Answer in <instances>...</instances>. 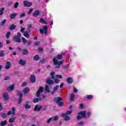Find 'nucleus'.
<instances>
[{"label":"nucleus","mask_w":126,"mask_h":126,"mask_svg":"<svg viewBox=\"0 0 126 126\" xmlns=\"http://www.w3.org/2000/svg\"><path fill=\"white\" fill-rule=\"evenodd\" d=\"M63 59V55L59 54L58 55L57 57H55L53 58V63L56 66V68H60L61 67V65L63 63V61H58V60H62Z\"/></svg>","instance_id":"obj_1"},{"label":"nucleus","mask_w":126,"mask_h":126,"mask_svg":"<svg viewBox=\"0 0 126 126\" xmlns=\"http://www.w3.org/2000/svg\"><path fill=\"white\" fill-rule=\"evenodd\" d=\"M53 102L58 104L59 107H62L64 105L63 102V98L62 97L59 96L58 97H54L53 98Z\"/></svg>","instance_id":"obj_2"},{"label":"nucleus","mask_w":126,"mask_h":126,"mask_svg":"<svg viewBox=\"0 0 126 126\" xmlns=\"http://www.w3.org/2000/svg\"><path fill=\"white\" fill-rule=\"evenodd\" d=\"M78 115L77 116V120H80L81 118L85 119L86 118V111H80L78 113Z\"/></svg>","instance_id":"obj_3"},{"label":"nucleus","mask_w":126,"mask_h":126,"mask_svg":"<svg viewBox=\"0 0 126 126\" xmlns=\"http://www.w3.org/2000/svg\"><path fill=\"white\" fill-rule=\"evenodd\" d=\"M17 95L19 96V98L18 99V104H20L21 103H22V97H23V94L19 90H17Z\"/></svg>","instance_id":"obj_4"},{"label":"nucleus","mask_w":126,"mask_h":126,"mask_svg":"<svg viewBox=\"0 0 126 126\" xmlns=\"http://www.w3.org/2000/svg\"><path fill=\"white\" fill-rule=\"evenodd\" d=\"M59 120V117L57 116H55L54 117H51L46 121V123L50 124L52 121L53 122H57Z\"/></svg>","instance_id":"obj_5"},{"label":"nucleus","mask_w":126,"mask_h":126,"mask_svg":"<svg viewBox=\"0 0 126 126\" xmlns=\"http://www.w3.org/2000/svg\"><path fill=\"white\" fill-rule=\"evenodd\" d=\"M44 33L45 34H47L48 33V27L47 26H44L42 29L39 30V32L40 34H44Z\"/></svg>","instance_id":"obj_6"},{"label":"nucleus","mask_w":126,"mask_h":126,"mask_svg":"<svg viewBox=\"0 0 126 126\" xmlns=\"http://www.w3.org/2000/svg\"><path fill=\"white\" fill-rule=\"evenodd\" d=\"M23 4L25 7H30V6H32V2L24 0L23 1Z\"/></svg>","instance_id":"obj_7"},{"label":"nucleus","mask_w":126,"mask_h":126,"mask_svg":"<svg viewBox=\"0 0 126 126\" xmlns=\"http://www.w3.org/2000/svg\"><path fill=\"white\" fill-rule=\"evenodd\" d=\"M4 101H8L9 100V95L8 94V93L5 92L3 94L2 96Z\"/></svg>","instance_id":"obj_8"},{"label":"nucleus","mask_w":126,"mask_h":126,"mask_svg":"<svg viewBox=\"0 0 126 126\" xmlns=\"http://www.w3.org/2000/svg\"><path fill=\"white\" fill-rule=\"evenodd\" d=\"M30 81L31 83H35V82H36V76L35 75H32L30 76Z\"/></svg>","instance_id":"obj_9"},{"label":"nucleus","mask_w":126,"mask_h":126,"mask_svg":"<svg viewBox=\"0 0 126 126\" xmlns=\"http://www.w3.org/2000/svg\"><path fill=\"white\" fill-rule=\"evenodd\" d=\"M61 117L62 118H64V120L65 121H69V120H70V117H69L68 115H66L65 113L61 114Z\"/></svg>","instance_id":"obj_10"},{"label":"nucleus","mask_w":126,"mask_h":126,"mask_svg":"<svg viewBox=\"0 0 126 126\" xmlns=\"http://www.w3.org/2000/svg\"><path fill=\"white\" fill-rule=\"evenodd\" d=\"M12 112H11V111H8L7 115L8 116H10V115H11V114H12V115H13V116H15V107H13L12 108Z\"/></svg>","instance_id":"obj_11"},{"label":"nucleus","mask_w":126,"mask_h":126,"mask_svg":"<svg viewBox=\"0 0 126 126\" xmlns=\"http://www.w3.org/2000/svg\"><path fill=\"white\" fill-rule=\"evenodd\" d=\"M44 92V89H43V87H39L38 90L37 91L36 93V96L37 97H39L40 96V94L41 93Z\"/></svg>","instance_id":"obj_12"},{"label":"nucleus","mask_w":126,"mask_h":126,"mask_svg":"<svg viewBox=\"0 0 126 126\" xmlns=\"http://www.w3.org/2000/svg\"><path fill=\"white\" fill-rule=\"evenodd\" d=\"M13 40L15 42L17 43H21V39L18 36H16V35L13 37Z\"/></svg>","instance_id":"obj_13"},{"label":"nucleus","mask_w":126,"mask_h":126,"mask_svg":"<svg viewBox=\"0 0 126 126\" xmlns=\"http://www.w3.org/2000/svg\"><path fill=\"white\" fill-rule=\"evenodd\" d=\"M10 65H11V63H10V62L6 61L5 63V69H9V68H10Z\"/></svg>","instance_id":"obj_14"},{"label":"nucleus","mask_w":126,"mask_h":126,"mask_svg":"<svg viewBox=\"0 0 126 126\" xmlns=\"http://www.w3.org/2000/svg\"><path fill=\"white\" fill-rule=\"evenodd\" d=\"M40 15V10H36L33 13L32 16H33V17H37V16H38V15Z\"/></svg>","instance_id":"obj_15"},{"label":"nucleus","mask_w":126,"mask_h":126,"mask_svg":"<svg viewBox=\"0 0 126 126\" xmlns=\"http://www.w3.org/2000/svg\"><path fill=\"white\" fill-rule=\"evenodd\" d=\"M22 55H23V56H27V55H29V51L26 49H23Z\"/></svg>","instance_id":"obj_16"},{"label":"nucleus","mask_w":126,"mask_h":126,"mask_svg":"<svg viewBox=\"0 0 126 126\" xmlns=\"http://www.w3.org/2000/svg\"><path fill=\"white\" fill-rule=\"evenodd\" d=\"M26 61L20 59L19 61V64H20L21 65H25V64H26Z\"/></svg>","instance_id":"obj_17"},{"label":"nucleus","mask_w":126,"mask_h":126,"mask_svg":"<svg viewBox=\"0 0 126 126\" xmlns=\"http://www.w3.org/2000/svg\"><path fill=\"white\" fill-rule=\"evenodd\" d=\"M46 83L48 85H53V84H54L55 82H54V81H53L52 80L48 79L46 80Z\"/></svg>","instance_id":"obj_18"},{"label":"nucleus","mask_w":126,"mask_h":126,"mask_svg":"<svg viewBox=\"0 0 126 126\" xmlns=\"http://www.w3.org/2000/svg\"><path fill=\"white\" fill-rule=\"evenodd\" d=\"M42 109V106H40L39 107H38V105H35L34 108V111L35 112H40V110Z\"/></svg>","instance_id":"obj_19"},{"label":"nucleus","mask_w":126,"mask_h":126,"mask_svg":"<svg viewBox=\"0 0 126 126\" xmlns=\"http://www.w3.org/2000/svg\"><path fill=\"white\" fill-rule=\"evenodd\" d=\"M7 90L8 91H12V90H14V85L12 84L7 88Z\"/></svg>","instance_id":"obj_20"},{"label":"nucleus","mask_w":126,"mask_h":126,"mask_svg":"<svg viewBox=\"0 0 126 126\" xmlns=\"http://www.w3.org/2000/svg\"><path fill=\"white\" fill-rule=\"evenodd\" d=\"M67 82L68 83V84H72V83H73V80L72 79V78L69 77L67 79Z\"/></svg>","instance_id":"obj_21"},{"label":"nucleus","mask_w":126,"mask_h":126,"mask_svg":"<svg viewBox=\"0 0 126 126\" xmlns=\"http://www.w3.org/2000/svg\"><path fill=\"white\" fill-rule=\"evenodd\" d=\"M15 28H16V26L14 24H12L10 26L9 30L12 31L13 30H15Z\"/></svg>","instance_id":"obj_22"},{"label":"nucleus","mask_w":126,"mask_h":126,"mask_svg":"<svg viewBox=\"0 0 126 126\" xmlns=\"http://www.w3.org/2000/svg\"><path fill=\"white\" fill-rule=\"evenodd\" d=\"M17 119V117H12L9 119V123H12L15 122V120Z\"/></svg>","instance_id":"obj_23"},{"label":"nucleus","mask_w":126,"mask_h":126,"mask_svg":"<svg viewBox=\"0 0 126 126\" xmlns=\"http://www.w3.org/2000/svg\"><path fill=\"white\" fill-rule=\"evenodd\" d=\"M45 90L47 93H50L51 91L50 90V88L49 87V85H45Z\"/></svg>","instance_id":"obj_24"},{"label":"nucleus","mask_w":126,"mask_h":126,"mask_svg":"<svg viewBox=\"0 0 126 126\" xmlns=\"http://www.w3.org/2000/svg\"><path fill=\"white\" fill-rule=\"evenodd\" d=\"M40 59V57H39V55L36 54L34 57H33V61L35 62H37V61H39V59Z\"/></svg>","instance_id":"obj_25"},{"label":"nucleus","mask_w":126,"mask_h":126,"mask_svg":"<svg viewBox=\"0 0 126 126\" xmlns=\"http://www.w3.org/2000/svg\"><path fill=\"white\" fill-rule=\"evenodd\" d=\"M4 10H5V8H4V7H2L0 9V16L3 15V13H4Z\"/></svg>","instance_id":"obj_26"},{"label":"nucleus","mask_w":126,"mask_h":126,"mask_svg":"<svg viewBox=\"0 0 126 126\" xmlns=\"http://www.w3.org/2000/svg\"><path fill=\"white\" fill-rule=\"evenodd\" d=\"M16 16H17V13H13L10 15V18L11 19H14V18L16 17Z\"/></svg>","instance_id":"obj_27"},{"label":"nucleus","mask_w":126,"mask_h":126,"mask_svg":"<svg viewBox=\"0 0 126 126\" xmlns=\"http://www.w3.org/2000/svg\"><path fill=\"white\" fill-rule=\"evenodd\" d=\"M7 125V121L5 120L4 121H1L0 123V126H4Z\"/></svg>","instance_id":"obj_28"},{"label":"nucleus","mask_w":126,"mask_h":126,"mask_svg":"<svg viewBox=\"0 0 126 126\" xmlns=\"http://www.w3.org/2000/svg\"><path fill=\"white\" fill-rule=\"evenodd\" d=\"M40 100H41V97H39V98H34L33 99V102L34 103H38V102H39V101H40Z\"/></svg>","instance_id":"obj_29"},{"label":"nucleus","mask_w":126,"mask_h":126,"mask_svg":"<svg viewBox=\"0 0 126 126\" xmlns=\"http://www.w3.org/2000/svg\"><path fill=\"white\" fill-rule=\"evenodd\" d=\"M24 36L26 38H28L30 36L29 32H27V31L24 32Z\"/></svg>","instance_id":"obj_30"},{"label":"nucleus","mask_w":126,"mask_h":126,"mask_svg":"<svg viewBox=\"0 0 126 126\" xmlns=\"http://www.w3.org/2000/svg\"><path fill=\"white\" fill-rule=\"evenodd\" d=\"M39 22H40V23H42L43 24H47V22L42 18L40 19Z\"/></svg>","instance_id":"obj_31"},{"label":"nucleus","mask_w":126,"mask_h":126,"mask_svg":"<svg viewBox=\"0 0 126 126\" xmlns=\"http://www.w3.org/2000/svg\"><path fill=\"white\" fill-rule=\"evenodd\" d=\"M29 90H30V89H29V88H25L24 90V93L25 94H27V93L29 92Z\"/></svg>","instance_id":"obj_32"},{"label":"nucleus","mask_w":126,"mask_h":126,"mask_svg":"<svg viewBox=\"0 0 126 126\" xmlns=\"http://www.w3.org/2000/svg\"><path fill=\"white\" fill-rule=\"evenodd\" d=\"M51 78H52V79H55V78H56V76H55V72H51Z\"/></svg>","instance_id":"obj_33"},{"label":"nucleus","mask_w":126,"mask_h":126,"mask_svg":"<svg viewBox=\"0 0 126 126\" xmlns=\"http://www.w3.org/2000/svg\"><path fill=\"white\" fill-rule=\"evenodd\" d=\"M6 23V19H5L2 20V21L1 22L0 26H3V25H5Z\"/></svg>","instance_id":"obj_34"},{"label":"nucleus","mask_w":126,"mask_h":126,"mask_svg":"<svg viewBox=\"0 0 126 126\" xmlns=\"http://www.w3.org/2000/svg\"><path fill=\"white\" fill-rule=\"evenodd\" d=\"M0 116H1L2 119H5L6 117V114L3 112L1 114H0Z\"/></svg>","instance_id":"obj_35"},{"label":"nucleus","mask_w":126,"mask_h":126,"mask_svg":"<svg viewBox=\"0 0 126 126\" xmlns=\"http://www.w3.org/2000/svg\"><path fill=\"white\" fill-rule=\"evenodd\" d=\"M54 80H55L54 82L56 84H59V83H60V81H61V80H60V79H59L58 78H55Z\"/></svg>","instance_id":"obj_36"},{"label":"nucleus","mask_w":126,"mask_h":126,"mask_svg":"<svg viewBox=\"0 0 126 126\" xmlns=\"http://www.w3.org/2000/svg\"><path fill=\"white\" fill-rule=\"evenodd\" d=\"M32 44V40H29L27 42V46L28 47H30V46H31Z\"/></svg>","instance_id":"obj_37"},{"label":"nucleus","mask_w":126,"mask_h":126,"mask_svg":"<svg viewBox=\"0 0 126 126\" xmlns=\"http://www.w3.org/2000/svg\"><path fill=\"white\" fill-rule=\"evenodd\" d=\"M25 108L26 110H28V109H31V105H30L28 104H26L25 106Z\"/></svg>","instance_id":"obj_38"},{"label":"nucleus","mask_w":126,"mask_h":126,"mask_svg":"<svg viewBox=\"0 0 126 126\" xmlns=\"http://www.w3.org/2000/svg\"><path fill=\"white\" fill-rule=\"evenodd\" d=\"M59 87H60L59 85H56L55 87H54L53 91L57 92V91H58V90L59 89Z\"/></svg>","instance_id":"obj_39"},{"label":"nucleus","mask_w":126,"mask_h":126,"mask_svg":"<svg viewBox=\"0 0 126 126\" xmlns=\"http://www.w3.org/2000/svg\"><path fill=\"white\" fill-rule=\"evenodd\" d=\"M74 100V94H70V101H73Z\"/></svg>","instance_id":"obj_40"},{"label":"nucleus","mask_w":126,"mask_h":126,"mask_svg":"<svg viewBox=\"0 0 126 126\" xmlns=\"http://www.w3.org/2000/svg\"><path fill=\"white\" fill-rule=\"evenodd\" d=\"M55 77L57 79H62V78H63V75L57 74L55 75Z\"/></svg>","instance_id":"obj_41"},{"label":"nucleus","mask_w":126,"mask_h":126,"mask_svg":"<svg viewBox=\"0 0 126 126\" xmlns=\"http://www.w3.org/2000/svg\"><path fill=\"white\" fill-rule=\"evenodd\" d=\"M39 63H42V64L45 63H46V59L43 58V59H41V60H40Z\"/></svg>","instance_id":"obj_42"},{"label":"nucleus","mask_w":126,"mask_h":126,"mask_svg":"<svg viewBox=\"0 0 126 126\" xmlns=\"http://www.w3.org/2000/svg\"><path fill=\"white\" fill-rule=\"evenodd\" d=\"M87 98L88 100H91V99L93 98V95H87Z\"/></svg>","instance_id":"obj_43"},{"label":"nucleus","mask_w":126,"mask_h":126,"mask_svg":"<svg viewBox=\"0 0 126 126\" xmlns=\"http://www.w3.org/2000/svg\"><path fill=\"white\" fill-rule=\"evenodd\" d=\"M10 36V32H7L6 34V37L7 39H9V36Z\"/></svg>","instance_id":"obj_44"},{"label":"nucleus","mask_w":126,"mask_h":126,"mask_svg":"<svg viewBox=\"0 0 126 126\" xmlns=\"http://www.w3.org/2000/svg\"><path fill=\"white\" fill-rule=\"evenodd\" d=\"M22 40L23 44H26V43H27V40H26V38L22 37Z\"/></svg>","instance_id":"obj_45"},{"label":"nucleus","mask_w":126,"mask_h":126,"mask_svg":"<svg viewBox=\"0 0 126 126\" xmlns=\"http://www.w3.org/2000/svg\"><path fill=\"white\" fill-rule=\"evenodd\" d=\"M0 57H4V54H3V50L0 51Z\"/></svg>","instance_id":"obj_46"},{"label":"nucleus","mask_w":126,"mask_h":126,"mask_svg":"<svg viewBox=\"0 0 126 126\" xmlns=\"http://www.w3.org/2000/svg\"><path fill=\"white\" fill-rule=\"evenodd\" d=\"M86 118H90V116H91V112H88L86 114Z\"/></svg>","instance_id":"obj_47"},{"label":"nucleus","mask_w":126,"mask_h":126,"mask_svg":"<svg viewBox=\"0 0 126 126\" xmlns=\"http://www.w3.org/2000/svg\"><path fill=\"white\" fill-rule=\"evenodd\" d=\"M18 5H19V3H18V2H16L14 5V7H15V8H17Z\"/></svg>","instance_id":"obj_48"},{"label":"nucleus","mask_w":126,"mask_h":126,"mask_svg":"<svg viewBox=\"0 0 126 126\" xmlns=\"http://www.w3.org/2000/svg\"><path fill=\"white\" fill-rule=\"evenodd\" d=\"M26 15V14L25 13H23L20 14L19 17L20 18H22V17H24Z\"/></svg>","instance_id":"obj_49"},{"label":"nucleus","mask_w":126,"mask_h":126,"mask_svg":"<svg viewBox=\"0 0 126 126\" xmlns=\"http://www.w3.org/2000/svg\"><path fill=\"white\" fill-rule=\"evenodd\" d=\"M71 113H72V110H70V111H67L66 112V113H65L66 115H70V114H71Z\"/></svg>","instance_id":"obj_50"},{"label":"nucleus","mask_w":126,"mask_h":126,"mask_svg":"<svg viewBox=\"0 0 126 126\" xmlns=\"http://www.w3.org/2000/svg\"><path fill=\"white\" fill-rule=\"evenodd\" d=\"M25 31V28H22L20 30V32H21V33H24V31Z\"/></svg>","instance_id":"obj_51"},{"label":"nucleus","mask_w":126,"mask_h":126,"mask_svg":"<svg viewBox=\"0 0 126 126\" xmlns=\"http://www.w3.org/2000/svg\"><path fill=\"white\" fill-rule=\"evenodd\" d=\"M79 126H83L84 125V122L83 121H81L78 123Z\"/></svg>","instance_id":"obj_52"},{"label":"nucleus","mask_w":126,"mask_h":126,"mask_svg":"<svg viewBox=\"0 0 126 126\" xmlns=\"http://www.w3.org/2000/svg\"><path fill=\"white\" fill-rule=\"evenodd\" d=\"M20 117L22 118L23 119H25V114H20Z\"/></svg>","instance_id":"obj_53"},{"label":"nucleus","mask_w":126,"mask_h":126,"mask_svg":"<svg viewBox=\"0 0 126 126\" xmlns=\"http://www.w3.org/2000/svg\"><path fill=\"white\" fill-rule=\"evenodd\" d=\"M83 108H84V105L83 103H81L80 104V108L83 109Z\"/></svg>","instance_id":"obj_54"},{"label":"nucleus","mask_w":126,"mask_h":126,"mask_svg":"<svg viewBox=\"0 0 126 126\" xmlns=\"http://www.w3.org/2000/svg\"><path fill=\"white\" fill-rule=\"evenodd\" d=\"M17 37H21V33L20 32H17V35H16Z\"/></svg>","instance_id":"obj_55"},{"label":"nucleus","mask_w":126,"mask_h":126,"mask_svg":"<svg viewBox=\"0 0 126 126\" xmlns=\"http://www.w3.org/2000/svg\"><path fill=\"white\" fill-rule=\"evenodd\" d=\"M78 91V90H77V89H76V88H74L73 92H74V93H76Z\"/></svg>","instance_id":"obj_56"},{"label":"nucleus","mask_w":126,"mask_h":126,"mask_svg":"<svg viewBox=\"0 0 126 126\" xmlns=\"http://www.w3.org/2000/svg\"><path fill=\"white\" fill-rule=\"evenodd\" d=\"M12 55L13 56H16V55H17V53H16V52L14 51L12 53Z\"/></svg>","instance_id":"obj_57"},{"label":"nucleus","mask_w":126,"mask_h":126,"mask_svg":"<svg viewBox=\"0 0 126 126\" xmlns=\"http://www.w3.org/2000/svg\"><path fill=\"white\" fill-rule=\"evenodd\" d=\"M32 11H33V9H30L29 11V13L28 14H31V13L32 12Z\"/></svg>","instance_id":"obj_58"},{"label":"nucleus","mask_w":126,"mask_h":126,"mask_svg":"<svg viewBox=\"0 0 126 126\" xmlns=\"http://www.w3.org/2000/svg\"><path fill=\"white\" fill-rule=\"evenodd\" d=\"M6 44H7V45L10 44V40H7L6 41Z\"/></svg>","instance_id":"obj_59"},{"label":"nucleus","mask_w":126,"mask_h":126,"mask_svg":"<svg viewBox=\"0 0 126 126\" xmlns=\"http://www.w3.org/2000/svg\"><path fill=\"white\" fill-rule=\"evenodd\" d=\"M22 86V87H25V86H26V82L23 83Z\"/></svg>","instance_id":"obj_60"},{"label":"nucleus","mask_w":126,"mask_h":126,"mask_svg":"<svg viewBox=\"0 0 126 126\" xmlns=\"http://www.w3.org/2000/svg\"><path fill=\"white\" fill-rule=\"evenodd\" d=\"M39 44V42H34V46H38Z\"/></svg>","instance_id":"obj_61"},{"label":"nucleus","mask_w":126,"mask_h":126,"mask_svg":"<svg viewBox=\"0 0 126 126\" xmlns=\"http://www.w3.org/2000/svg\"><path fill=\"white\" fill-rule=\"evenodd\" d=\"M38 51H39V52H43V49L42 48H40L38 49Z\"/></svg>","instance_id":"obj_62"},{"label":"nucleus","mask_w":126,"mask_h":126,"mask_svg":"<svg viewBox=\"0 0 126 126\" xmlns=\"http://www.w3.org/2000/svg\"><path fill=\"white\" fill-rule=\"evenodd\" d=\"M9 79V77L8 76H6L4 78V80H8Z\"/></svg>","instance_id":"obj_63"},{"label":"nucleus","mask_w":126,"mask_h":126,"mask_svg":"<svg viewBox=\"0 0 126 126\" xmlns=\"http://www.w3.org/2000/svg\"><path fill=\"white\" fill-rule=\"evenodd\" d=\"M60 87V88H63V83L61 84Z\"/></svg>","instance_id":"obj_64"}]
</instances>
